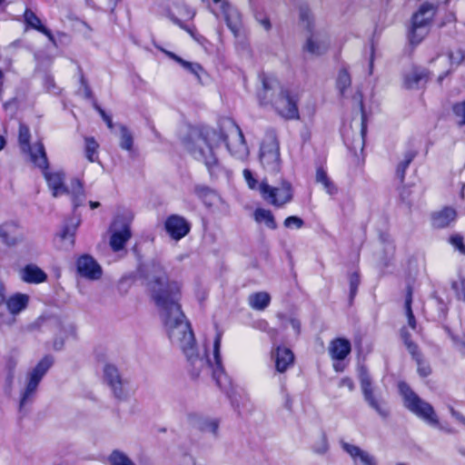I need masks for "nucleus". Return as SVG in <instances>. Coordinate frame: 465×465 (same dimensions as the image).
<instances>
[{"instance_id": "31", "label": "nucleus", "mask_w": 465, "mask_h": 465, "mask_svg": "<svg viewBox=\"0 0 465 465\" xmlns=\"http://www.w3.org/2000/svg\"><path fill=\"white\" fill-rule=\"evenodd\" d=\"M99 143L93 136L84 137V153L88 162L99 163Z\"/></svg>"}, {"instance_id": "58", "label": "nucleus", "mask_w": 465, "mask_h": 465, "mask_svg": "<svg viewBox=\"0 0 465 465\" xmlns=\"http://www.w3.org/2000/svg\"><path fill=\"white\" fill-rule=\"evenodd\" d=\"M82 84H83V86H84V90L85 95L87 96V98L91 97V90L88 87V85L85 84V83L84 81V78H82Z\"/></svg>"}, {"instance_id": "54", "label": "nucleus", "mask_w": 465, "mask_h": 465, "mask_svg": "<svg viewBox=\"0 0 465 465\" xmlns=\"http://www.w3.org/2000/svg\"><path fill=\"white\" fill-rule=\"evenodd\" d=\"M453 113L456 116H465V101L454 104Z\"/></svg>"}, {"instance_id": "18", "label": "nucleus", "mask_w": 465, "mask_h": 465, "mask_svg": "<svg viewBox=\"0 0 465 465\" xmlns=\"http://www.w3.org/2000/svg\"><path fill=\"white\" fill-rule=\"evenodd\" d=\"M217 8H213L212 12L216 17H223L228 27L232 31L236 30V25L233 20L237 18V11L225 0H213Z\"/></svg>"}, {"instance_id": "5", "label": "nucleus", "mask_w": 465, "mask_h": 465, "mask_svg": "<svg viewBox=\"0 0 465 465\" xmlns=\"http://www.w3.org/2000/svg\"><path fill=\"white\" fill-rule=\"evenodd\" d=\"M258 159L262 169L267 173H280L282 166L281 147L278 135L274 130H267L260 143Z\"/></svg>"}, {"instance_id": "37", "label": "nucleus", "mask_w": 465, "mask_h": 465, "mask_svg": "<svg viewBox=\"0 0 465 465\" xmlns=\"http://www.w3.org/2000/svg\"><path fill=\"white\" fill-rule=\"evenodd\" d=\"M110 465H135L134 462L123 451L114 450L108 457Z\"/></svg>"}, {"instance_id": "56", "label": "nucleus", "mask_w": 465, "mask_h": 465, "mask_svg": "<svg viewBox=\"0 0 465 465\" xmlns=\"http://www.w3.org/2000/svg\"><path fill=\"white\" fill-rule=\"evenodd\" d=\"M361 119V134L362 136V139L364 140L366 134H367V125H368L369 118L362 117Z\"/></svg>"}, {"instance_id": "63", "label": "nucleus", "mask_w": 465, "mask_h": 465, "mask_svg": "<svg viewBox=\"0 0 465 465\" xmlns=\"http://www.w3.org/2000/svg\"><path fill=\"white\" fill-rule=\"evenodd\" d=\"M460 124H465V117H464V118H462V120L460 121Z\"/></svg>"}, {"instance_id": "25", "label": "nucleus", "mask_w": 465, "mask_h": 465, "mask_svg": "<svg viewBox=\"0 0 465 465\" xmlns=\"http://www.w3.org/2000/svg\"><path fill=\"white\" fill-rule=\"evenodd\" d=\"M24 17H25V21L28 26H30V27L41 32L45 35H46L48 37L49 41L54 45H56L54 37L53 34L51 33V31L41 24V20L36 16V15L33 11L26 9L25 12Z\"/></svg>"}, {"instance_id": "16", "label": "nucleus", "mask_w": 465, "mask_h": 465, "mask_svg": "<svg viewBox=\"0 0 465 465\" xmlns=\"http://www.w3.org/2000/svg\"><path fill=\"white\" fill-rule=\"evenodd\" d=\"M274 360L276 371L280 373L285 372L289 368L292 367L295 361L293 351L285 346L278 345L272 352Z\"/></svg>"}, {"instance_id": "4", "label": "nucleus", "mask_w": 465, "mask_h": 465, "mask_svg": "<svg viewBox=\"0 0 465 465\" xmlns=\"http://www.w3.org/2000/svg\"><path fill=\"white\" fill-rule=\"evenodd\" d=\"M397 387L404 406L411 412L430 426L440 425L439 417L430 403L423 401L404 381H399Z\"/></svg>"}, {"instance_id": "24", "label": "nucleus", "mask_w": 465, "mask_h": 465, "mask_svg": "<svg viewBox=\"0 0 465 465\" xmlns=\"http://www.w3.org/2000/svg\"><path fill=\"white\" fill-rule=\"evenodd\" d=\"M29 303V296L25 293H15L11 295L5 302L6 312L16 315L25 310Z\"/></svg>"}, {"instance_id": "62", "label": "nucleus", "mask_w": 465, "mask_h": 465, "mask_svg": "<svg viewBox=\"0 0 465 465\" xmlns=\"http://www.w3.org/2000/svg\"><path fill=\"white\" fill-rule=\"evenodd\" d=\"M450 411H451V414H452L454 417H456V418H457V419H459V420H460V419H461V415H460L459 412L455 411L453 408H451V410H450Z\"/></svg>"}, {"instance_id": "43", "label": "nucleus", "mask_w": 465, "mask_h": 465, "mask_svg": "<svg viewBox=\"0 0 465 465\" xmlns=\"http://www.w3.org/2000/svg\"><path fill=\"white\" fill-rule=\"evenodd\" d=\"M448 58L450 60L451 66H453V65L457 66V65L460 64L462 63V61L464 60L465 53L462 49L457 48V49L450 52Z\"/></svg>"}, {"instance_id": "8", "label": "nucleus", "mask_w": 465, "mask_h": 465, "mask_svg": "<svg viewBox=\"0 0 465 465\" xmlns=\"http://www.w3.org/2000/svg\"><path fill=\"white\" fill-rule=\"evenodd\" d=\"M37 153H32V163L42 170L43 175L52 191L54 197L61 194H68L69 188L64 185V173L63 172H50L47 154L44 143H38Z\"/></svg>"}, {"instance_id": "51", "label": "nucleus", "mask_w": 465, "mask_h": 465, "mask_svg": "<svg viewBox=\"0 0 465 465\" xmlns=\"http://www.w3.org/2000/svg\"><path fill=\"white\" fill-rule=\"evenodd\" d=\"M340 387H346L350 391H352L355 388L354 381L350 377H343L339 383Z\"/></svg>"}, {"instance_id": "61", "label": "nucleus", "mask_w": 465, "mask_h": 465, "mask_svg": "<svg viewBox=\"0 0 465 465\" xmlns=\"http://www.w3.org/2000/svg\"><path fill=\"white\" fill-rule=\"evenodd\" d=\"M5 139L0 135V151L5 147Z\"/></svg>"}, {"instance_id": "40", "label": "nucleus", "mask_w": 465, "mask_h": 465, "mask_svg": "<svg viewBox=\"0 0 465 465\" xmlns=\"http://www.w3.org/2000/svg\"><path fill=\"white\" fill-rule=\"evenodd\" d=\"M360 274L357 272H352L350 275L349 283H350V293H349V302L350 304L353 303V301L357 295L358 288L360 285Z\"/></svg>"}, {"instance_id": "49", "label": "nucleus", "mask_w": 465, "mask_h": 465, "mask_svg": "<svg viewBox=\"0 0 465 465\" xmlns=\"http://www.w3.org/2000/svg\"><path fill=\"white\" fill-rule=\"evenodd\" d=\"M405 346L413 361H416L419 358L423 356L422 352L420 351V350L416 342L411 341V342L406 344Z\"/></svg>"}, {"instance_id": "39", "label": "nucleus", "mask_w": 465, "mask_h": 465, "mask_svg": "<svg viewBox=\"0 0 465 465\" xmlns=\"http://www.w3.org/2000/svg\"><path fill=\"white\" fill-rule=\"evenodd\" d=\"M193 193L205 203H210L212 197L214 195V191L207 185H195Z\"/></svg>"}, {"instance_id": "3", "label": "nucleus", "mask_w": 465, "mask_h": 465, "mask_svg": "<svg viewBox=\"0 0 465 465\" xmlns=\"http://www.w3.org/2000/svg\"><path fill=\"white\" fill-rule=\"evenodd\" d=\"M261 81L262 88L258 92L261 105L271 104L282 116H298L296 99L282 90L275 76L262 74Z\"/></svg>"}, {"instance_id": "57", "label": "nucleus", "mask_w": 465, "mask_h": 465, "mask_svg": "<svg viewBox=\"0 0 465 465\" xmlns=\"http://www.w3.org/2000/svg\"><path fill=\"white\" fill-rule=\"evenodd\" d=\"M260 24L263 26L265 30L271 29V23L270 20L267 17H264L260 20Z\"/></svg>"}, {"instance_id": "32", "label": "nucleus", "mask_w": 465, "mask_h": 465, "mask_svg": "<svg viewBox=\"0 0 465 465\" xmlns=\"http://www.w3.org/2000/svg\"><path fill=\"white\" fill-rule=\"evenodd\" d=\"M270 302L271 296L266 292H257L249 297V304L254 310L263 311L269 306Z\"/></svg>"}, {"instance_id": "10", "label": "nucleus", "mask_w": 465, "mask_h": 465, "mask_svg": "<svg viewBox=\"0 0 465 465\" xmlns=\"http://www.w3.org/2000/svg\"><path fill=\"white\" fill-rule=\"evenodd\" d=\"M54 364V358L52 355H45L37 364L33 368L29 373L28 381L26 382L25 389L22 393L20 399V410L26 404L27 401L35 395L39 383L43 377L46 374L48 370Z\"/></svg>"}, {"instance_id": "44", "label": "nucleus", "mask_w": 465, "mask_h": 465, "mask_svg": "<svg viewBox=\"0 0 465 465\" xmlns=\"http://www.w3.org/2000/svg\"><path fill=\"white\" fill-rule=\"evenodd\" d=\"M75 226L64 225L60 232V238L63 241L69 240L71 245L74 244Z\"/></svg>"}, {"instance_id": "20", "label": "nucleus", "mask_w": 465, "mask_h": 465, "mask_svg": "<svg viewBox=\"0 0 465 465\" xmlns=\"http://www.w3.org/2000/svg\"><path fill=\"white\" fill-rule=\"evenodd\" d=\"M131 237L132 232L130 223L125 222L123 223L120 230H116L112 232L110 237L111 249L114 252L122 251Z\"/></svg>"}, {"instance_id": "30", "label": "nucleus", "mask_w": 465, "mask_h": 465, "mask_svg": "<svg viewBox=\"0 0 465 465\" xmlns=\"http://www.w3.org/2000/svg\"><path fill=\"white\" fill-rule=\"evenodd\" d=\"M412 300H413V287L411 284H408L406 287L404 309L405 314L408 321V325L412 330H416L417 322L412 311Z\"/></svg>"}, {"instance_id": "17", "label": "nucleus", "mask_w": 465, "mask_h": 465, "mask_svg": "<svg viewBox=\"0 0 465 465\" xmlns=\"http://www.w3.org/2000/svg\"><path fill=\"white\" fill-rule=\"evenodd\" d=\"M104 378L112 389L114 397L122 400L124 398V382L118 369L112 364H106L104 368Z\"/></svg>"}, {"instance_id": "11", "label": "nucleus", "mask_w": 465, "mask_h": 465, "mask_svg": "<svg viewBox=\"0 0 465 465\" xmlns=\"http://www.w3.org/2000/svg\"><path fill=\"white\" fill-rule=\"evenodd\" d=\"M360 385L367 404L382 419H388L391 411L387 402L381 397L376 395L371 378L366 371H362L360 375Z\"/></svg>"}, {"instance_id": "48", "label": "nucleus", "mask_w": 465, "mask_h": 465, "mask_svg": "<svg viewBox=\"0 0 465 465\" xmlns=\"http://www.w3.org/2000/svg\"><path fill=\"white\" fill-rule=\"evenodd\" d=\"M219 428V420L217 419L213 420H206L201 423L200 429L201 430H209L213 435H217Z\"/></svg>"}, {"instance_id": "7", "label": "nucleus", "mask_w": 465, "mask_h": 465, "mask_svg": "<svg viewBox=\"0 0 465 465\" xmlns=\"http://www.w3.org/2000/svg\"><path fill=\"white\" fill-rule=\"evenodd\" d=\"M216 134L214 130H206L204 133H201L195 143L188 148L190 153L196 160L203 162L211 174H213L219 166V160L214 152L218 143L212 142Z\"/></svg>"}, {"instance_id": "22", "label": "nucleus", "mask_w": 465, "mask_h": 465, "mask_svg": "<svg viewBox=\"0 0 465 465\" xmlns=\"http://www.w3.org/2000/svg\"><path fill=\"white\" fill-rule=\"evenodd\" d=\"M30 140L31 133L28 126L25 124H20L18 129V143L21 150L24 153H28L30 155V159L32 160V153H36V154L39 156V153H37V145L38 143H43L41 141H37L34 147H32Z\"/></svg>"}, {"instance_id": "64", "label": "nucleus", "mask_w": 465, "mask_h": 465, "mask_svg": "<svg viewBox=\"0 0 465 465\" xmlns=\"http://www.w3.org/2000/svg\"><path fill=\"white\" fill-rule=\"evenodd\" d=\"M99 113L101 114L102 116H105L104 112L102 110L99 109Z\"/></svg>"}, {"instance_id": "21", "label": "nucleus", "mask_w": 465, "mask_h": 465, "mask_svg": "<svg viewBox=\"0 0 465 465\" xmlns=\"http://www.w3.org/2000/svg\"><path fill=\"white\" fill-rule=\"evenodd\" d=\"M23 282L31 284L43 283L47 280V274L35 264H27L21 271Z\"/></svg>"}, {"instance_id": "14", "label": "nucleus", "mask_w": 465, "mask_h": 465, "mask_svg": "<svg viewBox=\"0 0 465 465\" xmlns=\"http://www.w3.org/2000/svg\"><path fill=\"white\" fill-rule=\"evenodd\" d=\"M328 352L333 361V369L336 371H343L344 366H341V362L351 354V343L344 337H336L330 341Z\"/></svg>"}, {"instance_id": "23", "label": "nucleus", "mask_w": 465, "mask_h": 465, "mask_svg": "<svg viewBox=\"0 0 465 465\" xmlns=\"http://www.w3.org/2000/svg\"><path fill=\"white\" fill-rule=\"evenodd\" d=\"M343 450L350 454L356 465H377L374 458L358 446L344 443Z\"/></svg>"}, {"instance_id": "12", "label": "nucleus", "mask_w": 465, "mask_h": 465, "mask_svg": "<svg viewBox=\"0 0 465 465\" xmlns=\"http://www.w3.org/2000/svg\"><path fill=\"white\" fill-rule=\"evenodd\" d=\"M232 130L229 134L220 133L219 138L223 141L229 153L235 158L244 160L249 155V148L241 127L232 121Z\"/></svg>"}, {"instance_id": "52", "label": "nucleus", "mask_w": 465, "mask_h": 465, "mask_svg": "<svg viewBox=\"0 0 465 465\" xmlns=\"http://www.w3.org/2000/svg\"><path fill=\"white\" fill-rule=\"evenodd\" d=\"M175 23L183 30H185L193 38L197 39L196 37V29L194 26H186L180 20H176Z\"/></svg>"}, {"instance_id": "59", "label": "nucleus", "mask_w": 465, "mask_h": 465, "mask_svg": "<svg viewBox=\"0 0 465 465\" xmlns=\"http://www.w3.org/2000/svg\"><path fill=\"white\" fill-rule=\"evenodd\" d=\"M103 119L104 120L108 128L112 129L113 128V118H103Z\"/></svg>"}, {"instance_id": "26", "label": "nucleus", "mask_w": 465, "mask_h": 465, "mask_svg": "<svg viewBox=\"0 0 465 465\" xmlns=\"http://www.w3.org/2000/svg\"><path fill=\"white\" fill-rule=\"evenodd\" d=\"M428 79V73L422 68H413L404 77V86L408 89H414L420 86Z\"/></svg>"}, {"instance_id": "36", "label": "nucleus", "mask_w": 465, "mask_h": 465, "mask_svg": "<svg viewBox=\"0 0 465 465\" xmlns=\"http://www.w3.org/2000/svg\"><path fill=\"white\" fill-rule=\"evenodd\" d=\"M351 85V75L346 69H341L336 80V87L341 95L345 96Z\"/></svg>"}, {"instance_id": "1", "label": "nucleus", "mask_w": 465, "mask_h": 465, "mask_svg": "<svg viewBox=\"0 0 465 465\" xmlns=\"http://www.w3.org/2000/svg\"><path fill=\"white\" fill-rule=\"evenodd\" d=\"M183 287L182 281L166 274L154 276L148 282L151 300L163 312V323L169 339H178L182 351L193 363L199 355L192 325L182 309Z\"/></svg>"}, {"instance_id": "15", "label": "nucleus", "mask_w": 465, "mask_h": 465, "mask_svg": "<svg viewBox=\"0 0 465 465\" xmlns=\"http://www.w3.org/2000/svg\"><path fill=\"white\" fill-rule=\"evenodd\" d=\"M77 273L88 280H98L103 271L99 263L89 254L80 255L75 262Z\"/></svg>"}, {"instance_id": "33", "label": "nucleus", "mask_w": 465, "mask_h": 465, "mask_svg": "<svg viewBox=\"0 0 465 465\" xmlns=\"http://www.w3.org/2000/svg\"><path fill=\"white\" fill-rule=\"evenodd\" d=\"M223 333L222 331H217L213 340V360L215 368L213 370V375L215 376L217 372L223 373L224 368L223 365L222 356H221V344H222Z\"/></svg>"}, {"instance_id": "6", "label": "nucleus", "mask_w": 465, "mask_h": 465, "mask_svg": "<svg viewBox=\"0 0 465 465\" xmlns=\"http://www.w3.org/2000/svg\"><path fill=\"white\" fill-rule=\"evenodd\" d=\"M300 18L302 25L308 31L303 49L312 55L323 54L330 45L326 32L315 25L313 17L308 9L301 10Z\"/></svg>"}, {"instance_id": "41", "label": "nucleus", "mask_w": 465, "mask_h": 465, "mask_svg": "<svg viewBox=\"0 0 465 465\" xmlns=\"http://www.w3.org/2000/svg\"><path fill=\"white\" fill-rule=\"evenodd\" d=\"M417 364V372L420 377L427 378L432 373L430 363L424 360L423 356L415 361Z\"/></svg>"}, {"instance_id": "47", "label": "nucleus", "mask_w": 465, "mask_h": 465, "mask_svg": "<svg viewBox=\"0 0 465 465\" xmlns=\"http://www.w3.org/2000/svg\"><path fill=\"white\" fill-rule=\"evenodd\" d=\"M451 288L456 292L457 297L465 302V277L460 278L459 282H453Z\"/></svg>"}, {"instance_id": "19", "label": "nucleus", "mask_w": 465, "mask_h": 465, "mask_svg": "<svg viewBox=\"0 0 465 465\" xmlns=\"http://www.w3.org/2000/svg\"><path fill=\"white\" fill-rule=\"evenodd\" d=\"M457 212L450 206H444L431 214V225L435 229H444L455 222Z\"/></svg>"}, {"instance_id": "34", "label": "nucleus", "mask_w": 465, "mask_h": 465, "mask_svg": "<svg viewBox=\"0 0 465 465\" xmlns=\"http://www.w3.org/2000/svg\"><path fill=\"white\" fill-rule=\"evenodd\" d=\"M163 52L168 55V57L181 64L184 69H186L191 74H194L198 79H200V73H202L203 69L199 64L185 61L178 55H176L174 53L169 51Z\"/></svg>"}, {"instance_id": "9", "label": "nucleus", "mask_w": 465, "mask_h": 465, "mask_svg": "<svg viewBox=\"0 0 465 465\" xmlns=\"http://www.w3.org/2000/svg\"><path fill=\"white\" fill-rule=\"evenodd\" d=\"M435 6L431 4H422L412 16V25L409 33L412 44H419L428 34L429 25L435 15Z\"/></svg>"}, {"instance_id": "50", "label": "nucleus", "mask_w": 465, "mask_h": 465, "mask_svg": "<svg viewBox=\"0 0 465 465\" xmlns=\"http://www.w3.org/2000/svg\"><path fill=\"white\" fill-rule=\"evenodd\" d=\"M45 89L47 90V92L51 93V94H57V87L55 86V84L53 80V78L49 77V76H46L45 78Z\"/></svg>"}, {"instance_id": "28", "label": "nucleus", "mask_w": 465, "mask_h": 465, "mask_svg": "<svg viewBox=\"0 0 465 465\" xmlns=\"http://www.w3.org/2000/svg\"><path fill=\"white\" fill-rule=\"evenodd\" d=\"M315 181L321 183L325 192L330 195L335 194L338 192L336 185L331 180L326 169L322 165L316 168Z\"/></svg>"}, {"instance_id": "53", "label": "nucleus", "mask_w": 465, "mask_h": 465, "mask_svg": "<svg viewBox=\"0 0 465 465\" xmlns=\"http://www.w3.org/2000/svg\"><path fill=\"white\" fill-rule=\"evenodd\" d=\"M401 338L404 343V345L413 341L412 339H411V334L410 333V331H408V329L406 327H402L401 329Z\"/></svg>"}, {"instance_id": "29", "label": "nucleus", "mask_w": 465, "mask_h": 465, "mask_svg": "<svg viewBox=\"0 0 465 465\" xmlns=\"http://www.w3.org/2000/svg\"><path fill=\"white\" fill-rule=\"evenodd\" d=\"M72 197L74 209L83 204L85 198L84 184L79 179H73L70 183L69 193Z\"/></svg>"}, {"instance_id": "27", "label": "nucleus", "mask_w": 465, "mask_h": 465, "mask_svg": "<svg viewBox=\"0 0 465 465\" xmlns=\"http://www.w3.org/2000/svg\"><path fill=\"white\" fill-rule=\"evenodd\" d=\"M253 219L256 223H263L270 230H276L278 224L272 212L269 209L258 207L253 212Z\"/></svg>"}, {"instance_id": "45", "label": "nucleus", "mask_w": 465, "mask_h": 465, "mask_svg": "<svg viewBox=\"0 0 465 465\" xmlns=\"http://www.w3.org/2000/svg\"><path fill=\"white\" fill-rule=\"evenodd\" d=\"M283 225L285 228H289V229H291V228L300 229V228L303 227L304 221L298 216L291 215L284 219Z\"/></svg>"}, {"instance_id": "13", "label": "nucleus", "mask_w": 465, "mask_h": 465, "mask_svg": "<svg viewBox=\"0 0 465 465\" xmlns=\"http://www.w3.org/2000/svg\"><path fill=\"white\" fill-rule=\"evenodd\" d=\"M163 228L172 240L178 242L190 233L192 223L185 217L173 213L165 218Z\"/></svg>"}, {"instance_id": "2", "label": "nucleus", "mask_w": 465, "mask_h": 465, "mask_svg": "<svg viewBox=\"0 0 465 465\" xmlns=\"http://www.w3.org/2000/svg\"><path fill=\"white\" fill-rule=\"evenodd\" d=\"M242 176L251 191L258 193L265 203L276 209L283 208L293 201L294 188L286 178L282 177L279 184L273 186L266 177L259 181L248 168L243 169Z\"/></svg>"}, {"instance_id": "42", "label": "nucleus", "mask_w": 465, "mask_h": 465, "mask_svg": "<svg viewBox=\"0 0 465 465\" xmlns=\"http://www.w3.org/2000/svg\"><path fill=\"white\" fill-rule=\"evenodd\" d=\"M449 243L451 244L460 254L465 255V243L464 238L460 233L451 234L449 237Z\"/></svg>"}, {"instance_id": "55", "label": "nucleus", "mask_w": 465, "mask_h": 465, "mask_svg": "<svg viewBox=\"0 0 465 465\" xmlns=\"http://www.w3.org/2000/svg\"><path fill=\"white\" fill-rule=\"evenodd\" d=\"M289 322H290L291 326L292 327V329L294 330V331L296 332V334H300V332H301L300 320H298L297 318H291L289 320Z\"/></svg>"}, {"instance_id": "46", "label": "nucleus", "mask_w": 465, "mask_h": 465, "mask_svg": "<svg viewBox=\"0 0 465 465\" xmlns=\"http://www.w3.org/2000/svg\"><path fill=\"white\" fill-rule=\"evenodd\" d=\"M5 287L0 281V322H5L6 308H5Z\"/></svg>"}, {"instance_id": "60", "label": "nucleus", "mask_w": 465, "mask_h": 465, "mask_svg": "<svg viewBox=\"0 0 465 465\" xmlns=\"http://www.w3.org/2000/svg\"><path fill=\"white\" fill-rule=\"evenodd\" d=\"M89 205H90L91 209H95L100 206V203L94 202V201H90Z\"/></svg>"}, {"instance_id": "35", "label": "nucleus", "mask_w": 465, "mask_h": 465, "mask_svg": "<svg viewBox=\"0 0 465 465\" xmlns=\"http://www.w3.org/2000/svg\"><path fill=\"white\" fill-rule=\"evenodd\" d=\"M418 152L416 150H410L405 153L404 160L399 163L396 168V176L399 179L400 183H403L405 180L406 171L411 164V163L417 156Z\"/></svg>"}, {"instance_id": "38", "label": "nucleus", "mask_w": 465, "mask_h": 465, "mask_svg": "<svg viewBox=\"0 0 465 465\" xmlns=\"http://www.w3.org/2000/svg\"><path fill=\"white\" fill-rule=\"evenodd\" d=\"M120 146L126 151H132L134 147V137L132 133L125 126H121Z\"/></svg>"}]
</instances>
